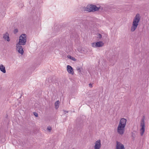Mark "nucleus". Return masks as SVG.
I'll return each instance as SVG.
<instances>
[{"instance_id": "1a4fd4ad", "label": "nucleus", "mask_w": 149, "mask_h": 149, "mask_svg": "<svg viewBox=\"0 0 149 149\" xmlns=\"http://www.w3.org/2000/svg\"><path fill=\"white\" fill-rule=\"evenodd\" d=\"M116 149H125L124 146L120 143L117 141Z\"/></svg>"}, {"instance_id": "4468645a", "label": "nucleus", "mask_w": 149, "mask_h": 149, "mask_svg": "<svg viewBox=\"0 0 149 149\" xmlns=\"http://www.w3.org/2000/svg\"><path fill=\"white\" fill-rule=\"evenodd\" d=\"M136 132H132V140L134 141L136 137Z\"/></svg>"}, {"instance_id": "f03ea898", "label": "nucleus", "mask_w": 149, "mask_h": 149, "mask_svg": "<svg viewBox=\"0 0 149 149\" xmlns=\"http://www.w3.org/2000/svg\"><path fill=\"white\" fill-rule=\"evenodd\" d=\"M140 19V14L138 13L136 14L134 18L131 29L132 31H134L136 29Z\"/></svg>"}, {"instance_id": "f257e3e1", "label": "nucleus", "mask_w": 149, "mask_h": 149, "mask_svg": "<svg viewBox=\"0 0 149 149\" xmlns=\"http://www.w3.org/2000/svg\"><path fill=\"white\" fill-rule=\"evenodd\" d=\"M126 122V119L123 118L121 119L117 127V132L119 134L123 135L124 133Z\"/></svg>"}, {"instance_id": "0eeeda50", "label": "nucleus", "mask_w": 149, "mask_h": 149, "mask_svg": "<svg viewBox=\"0 0 149 149\" xmlns=\"http://www.w3.org/2000/svg\"><path fill=\"white\" fill-rule=\"evenodd\" d=\"M22 45L18 44H16L17 50L18 51V53L21 55H22L24 53L23 48L22 46Z\"/></svg>"}, {"instance_id": "423d86ee", "label": "nucleus", "mask_w": 149, "mask_h": 149, "mask_svg": "<svg viewBox=\"0 0 149 149\" xmlns=\"http://www.w3.org/2000/svg\"><path fill=\"white\" fill-rule=\"evenodd\" d=\"M104 45L102 41H99L96 42H93L92 44V46L94 47H102Z\"/></svg>"}, {"instance_id": "7ed1b4c3", "label": "nucleus", "mask_w": 149, "mask_h": 149, "mask_svg": "<svg viewBox=\"0 0 149 149\" xmlns=\"http://www.w3.org/2000/svg\"><path fill=\"white\" fill-rule=\"evenodd\" d=\"M140 126L141 127L140 130V134L141 136H142L143 135L145 131V117L144 116L141 119Z\"/></svg>"}, {"instance_id": "a211bd4d", "label": "nucleus", "mask_w": 149, "mask_h": 149, "mask_svg": "<svg viewBox=\"0 0 149 149\" xmlns=\"http://www.w3.org/2000/svg\"><path fill=\"white\" fill-rule=\"evenodd\" d=\"M47 129L49 131H50L52 130V127L50 126H48L47 127Z\"/></svg>"}, {"instance_id": "ddd939ff", "label": "nucleus", "mask_w": 149, "mask_h": 149, "mask_svg": "<svg viewBox=\"0 0 149 149\" xmlns=\"http://www.w3.org/2000/svg\"><path fill=\"white\" fill-rule=\"evenodd\" d=\"M59 105V102L58 100L56 101L55 103V107L56 109H57Z\"/></svg>"}, {"instance_id": "aec40b11", "label": "nucleus", "mask_w": 149, "mask_h": 149, "mask_svg": "<svg viewBox=\"0 0 149 149\" xmlns=\"http://www.w3.org/2000/svg\"><path fill=\"white\" fill-rule=\"evenodd\" d=\"M33 114L36 117H37L38 116V114L36 113V112H34Z\"/></svg>"}, {"instance_id": "dca6fc26", "label": "nucleus", "mask_w": 149, "mask_h": 149, "mask_svg": "<svg viewBox=\"0 0 149 149\" xmlns=\"http://www.w3.org/2000/svg\"><path fill=\"white\" fill-rule=\"evenodd\" d=\"M97 38H99V39H100L102 38V36L101 34H100V33H98L97 34Z\"/></svg>"}, {"instance_id": "39448f33", "label": "nucleus", "mask_w": 149, "mask_h": 149, "mask_svg": "<svg viewBox=\"0 0 149 149\" xmlns=\"http://www.w3.org/2000/svg\"><path fill=\"white\" fill-rule=\"evenodd\" d=\"M26 35L25 34H22L19 37V42L17 44L23 45L26 44Z\"/></svg>"}, {"instance_id": "2eb2a0df", "label": "nucleus", "mask_w": 149, "mask_h": 149, "mask_svg": "<svg viewBox=\"0 0 149 149\" xmlns=\"http://www.w3.org/2000/svg\"><path fill=\"white\" fill-rule=\"evenodd\" d=\"M67 57L68 58H69L70 59H71V60H73L74 61H75L76 60V59L70 56V55H68Z\"/></svg>"}, {"instance_id": "20e7f679", "label": "nucleus", "mask_w": 149, "mask_h": 149, "mask_svg": "<svg viewBox=\"0 0 149 149\" xmlns=\"http://www.w3.org/2000/svg\"><path fill=\"white\" fill-rule=\"evenodd\" d=\"M99 8L97 7L95 5L91 4L88 5L85 8V10L89 12L95 11L99 10Z\"/></svg>"}, {"instance_id": "f8f14e48", "label": "nucleus", "mask_w": 149, "mask_h": 149, "mask_svg": "<svg viewBox=\"0 0 149 149\" xmlns=\"http://www.w3.org/2000/svg\"><path fill=\"white\" fill-rule=\"evenodd\" d=\"M0 70L3 73L6 72L5 68L3 65L1 64L0 65Z\"/></svg>"}, {"instance_id": "412c9836", "label": "nucleus", "mask_w": 149, "mask_h": 149, "mask_svg": "<svg viewBox=\"0 0 149 149\" xmlns=\"http://www.w3.org/2000/svg\"><path fill=\"white\" fill-rule=\"evenodd\" d=\"M89 86L90 87H91H91H92V84H89Z\"/></svg>"}, {"instance_id": "6ab92c4d", "label": "nucleus", "mask_w": 149, "mask_h": 149, "mask_svg": "<svg viewBox=\"0 0 149 149\" xmlns=\"http://www.w3.org/2000/svg\"><path fill=\"white\" fill-rule=\"evenodd\" d=\"M18 32V29H15L14 30V33H16Z\"/></svg>"}, {"instance_id": "9b49d317", "label": "nucleus", "mask_w": 149, "mask_h": 149, "mask_svg": "<svg viewBox=\"0 0 149 149\" xmlns=\"http://www.w3.org/2000/svg\"><path fill=\"white\" fill-rule=\"evenodd\" d=\"M9 35V34L8 32H6L3 34V38L5 40L7 41L8 42L10 41Z\"/></svg>"}, {"instance_id": "6e6552de", "label": "nucleus", "mask_w": 149, "mask_h": 149, "mask_svg": "<svg viewBox=\"0 0 149 149\" xmlns=\"http://www.w3.org/2000/svg\"><path fill=\"white\" fill-rule=\"evenodd\" d=\"M101 146L100 140H98L95 142V145L94 146V149H100Z\"/></svg>"}, {"instance_id": "9d476101", "label": "nucleus", "mask_w": 149, "mask_h": 149, "mask_svg": "<svg viewBox=\"0 0 149 149\" xmlns=\"http://www.w3.org/2000/svg\"><path fill=\"white\" fill-rule=\"evenodd\" d=\"M67 70L68 72L70 74L73 75L74 72L72 67L69 65H68L67 67Z\"/></svg>"}, {"instance_id": "f3484780", "label": "nucleus", "mask_w": 149, "mask_h": 149, "mask_svg": "<svg viewBox=\"0 0 149 149\" xmlns=\"http://www.w3.org/2000/svg\"><path fill=\"white\" fill-rule=\"evenodd\" d=\"M77 70L78 72H81V69L79 67H77Z\"/></svg>"}, {"instance_id": "4be33fe9", "label": "nucleus", "mask_w": 149, "mask_h": 149, "mask_svg": "<svg viewBox=\"0 0 149 149\" xmlns=\"http://www.w3.org/2000/svg\"><path fill=\"white\" fill-rule=\"evenodd\" d=\"M83 50L82 49V51H81V53H83V52L82 51Z\"/></svg>"}]
</instances>
